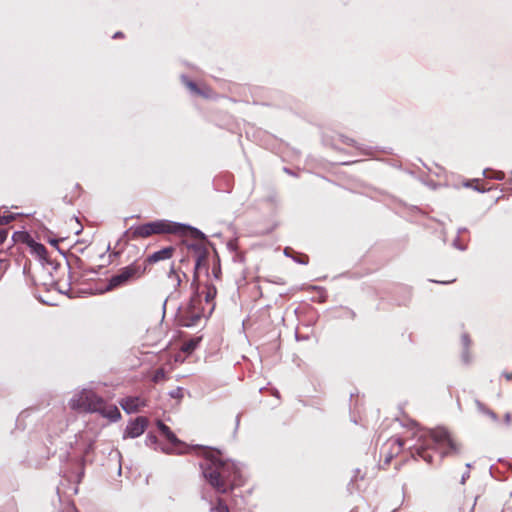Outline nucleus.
I'll list each match as a JSON object with an SVG mask.
<instances>
[{
  "label": "nucleus",
  "instance_id": "obj_1",
  "mask_svg": "<svg viewBox=\"0 0 512 512\" xmlns=\"http://www.w3.org/2000/svg\"><path fill=\"white\" fill-rule=\"evenodd\" d=\"M200 466L205 480L220 494L229 493L244 483L239 467L224 458L219 450L206 451Z\"/></svg>",
  "mask_w": 512,
  "mask_h": 512
},
{
  "label": "nucleus",
  "instance_id": "obj_2",
  "mask_svg": "<svg viewBox=\"0 0 512 512\" xmlns=\"http://www.w3.org/2000/svg\"><path fill=\"white\" fill-rule=\"evenodd\" d=\"M419 440L422 443L410 448L411 454L413 457L419 456L429 464L433 463L434 453L442 458L460 451V445L444 429H437L429 434L421 435Z\"/></svg>",
  "mask_w": 512,
  "mask_h": 512
},
{
  "label": "nucleus",
  "instance_id": "obj_3",
  "mask_svg": "<svg viewBox=\"0 0 512 512\" xmlns=\"http://www.w3.org/2000/svg\"><path fill=\"white\" fill-rule=\"evenodd\" d=\"M70 407L81 412L100 413L111 421H117L121 418V413L116 405L107 404L102 397L92 390L84 389L76 394L70 401Z\"/></svg>",
  "mask_w": 512,
  "mask_h": 512
},
{
  "label": "nucleus",
  "instance_id": "obj_4",
  "mask_svg": "<svg viewBox=\"0 0 512 512\" xmlns=\"http://www.w3.org/2000/svg\"><path fill=\"white\" fill-rule=\"evenodd\" d=\"M184 230V226L168 220H156L130 227L125 232L128 240L145 239L153 235L178 234Z\"/></svg>",
  "mask_w": 512,
  "mask_h": 512
},
{
  "label": "nucleus",
  "instance_id": "obj_5",
  "mask_svg": "<svg viewBox=\"0 0 512 512\" xmlns=\"http://www.w3.org/2000/svg\"><path fill=\"white\" fill-rule=\"evenodd\" d=\"M203 260L202 256H197L194 266V277L192 287L195 291L198 290V269ZM205 309L202 306V301L197 292L191 297L189 303L185 308L180 311V321L183 326L190 327L196 325L199 320L204 316Z\"/></svg>",
  "mask_w": 512,
  "mask_h": 512
},
{
  "label": "nucleus",
  "instance_id": "obj_6",
  "mask_svg": "<svg viewBox=\"0 0 512 512\" xmlns=\"http://www.w3.org/2000/svg\"><path fill=\"white\" fill-rule=\"evenodd\" d=\"M146 273L145 262L135 260L128 266H125L118 270L109 281L111 288L126 285L130 282L140 279Z\"/></svg>",
  "mask_w": 512,
  "mask_h": 512
},
{
  "label": "nucleus",
  "instance_id": "obj_7",
  "mask_svg": "<svg viewBox=\"0 0 512 512\" xmlns=\"http://www.w3.org/2000/svg\"><path fill=\"white\" fill-rule=\"evenodd\" d=\"M149 420L147 417L138 416L130 421L126 426L123 438H136L142 435L148 427Z\"/></svg>",
  "mask_w": 512,
  "mask_h": 512
},
{
  "label": "nucleus",
  "instance_id": "obj_8",
  "mask_svg": "<svg viewBox=\"0 0 512 512\" xmlns=\"http://www.w3.org/2000/svg\"><path fill=\"white\" fill-rule=\"evenodd\" d=\"M122 409L128 413H136L147 406V400L140 396H127L119 401Z\"/></svg>",
  "mask_w": 512,
  "mask_h": 512
},
{
  "label": "nucleus",
  "instance_id": "obj_9",
  "mask_svg": "<svg viewBox=\"0 0 512 512\" xmlns=\"http://www.w3.org/2000/svg\"><path fill=\"white\" fill-rule=\"evenodd\" d=\"M18 239L21 240L23 243L27 244L34 254H36L42 259L46 258L47 250L45 246L41 243L36 242L30 234L22 232L18 235Z\"/></svg>",
  "mask_w": 512,
  "mask_h": 512
},
{
  "label": "nucleus",
  "instance_id": "obj_10",
  "mask_svg": "<svg viewBox=\"0 0 512 512\" xmlns=\"http://www.w3.org/2000/svg\"><path fill=\"white\" fill-rule=\"evenodd\" d=\"M175 252V248L172 246L165 247L159 251H156L149 255L143 262H145V265L148 264H154L159 261L170 259Z\"/></svg>",
  "mask_w": 512,
  "mask_h": 512
},
{
  "label": "nucleus",
  "instance_id": "obj_11",
  "mask_svg": "<svg viewBox=\"0 0 512 512\" xmlns=\"http://www.w3.org/2000/svg\"><path fill=\"white\" fill-rule=\"evenodd\" d=\"M168 279L171 281L174 290H179L182 283L188 282L186 273L176 269L174 266H171L169 270Z\"/></svg>",
  "mask_w": 512,
  "mask_h": 512
},
{
  "label": "nucleus",
  "instance_id": "obj_12",
  "mask_svg": "<svg viewBox=\"0 0 512 512\" xmlns=\"http://www.w3.org/2000/svg\"><path fill=\"white\" fill-rule=\"evenodd\" d=\"M156 425H157L159 431L161 432V434L167 439V441H169L171 444H178V443H180V441L176 437V435L161 420H158Z\"/></svg>",
  "mask_w": 512,
  "mask_h": 512
},
{
  "label": "nucleus",
  "instance_id": "obj_13",
  "mask_svg": "<svg viewBox=\"0 0 512 512\" xmlns=\"http://www.w3.org/2000/svg\"><path fill=\"white\" fill-rule=\"evenodd\" d=\"M153 384H159L165 382L168 377L164 368H158L147 375Z\"/></svg>",
  "mask_w": 512,
  "mask_h": 512
},
{
  "label": "nucleus",
  "instance_id": "obj_14",
  "mask_svg": "<svg viewBox=\"0 0 512 512\" xmlns=\"http://www.w3.org/2000/svg\"><path fill=\"white\" fill-rule=\"evenodd\" d=\"M216 294H217L216 288L213 285H208L206 287V293H205V301H206V303L207 304L212 303V301L214 300Z\"/></svg>",
  "mask_w": 512,
  "mask_h": 512
},
{
  "label": "nucleus",
  "instance_id": "obj_15",
  "mask_svg": "<svg viewBox=\"0 0 512 512\" xmlns=\"http://www.w3.org/2000/svg\"><path fill=\"white\" fill-rule=\"evenodd\" d=\"M183 83L189 88L191 93L203 96V93L197 88V85L186 77H183Z\"/></svg>",
  "mask_w": 512,
  "mask_h": 512
},
{
  "label": "nucleus",
  "instance_id": "obj_16",
  "mask_svg": "<svg viewBox=\"0 0 512 512\" xmlns=\"http://www.w3.org/2000/svg\"><path fill=\"white\" fill-rule=\"evenodd\" d=\"M214 510L216 512H230L226 502L224 501L223 498L220 497L217 498L216 507L214 508Z\"/></svg>",
  "mask_w": 512,
  "mask_h": 512
},
{
  "label": "nucleus",
  "instance_id": "obj_17",
  "mask_svg": "<svg viewBox=\"0 0 512 512\" xmlns=\"http://www.w3.org/2000/svg\"><path fill=\"white\" fill-rule=\"evenodd\" d=\"M389 443L391 444V446H396V449H395L396 454L402 450V448L405 444L404 440L401 438L390 439Z\"/></svg>",
  "mask_w": 512,
  "mask_h": 512
},
{
  "label": "nucleus",
  "instance_id": "obj_18",
  "mask_svg": "<svg viewBox=\"0 0 512 512\" xmlns=\"http://www.w3.org/2000/svg\"><path fill=\"white\" fill-rule=\"evenodd\" d=\"M300 264L306 265L309 262V257L306 254H298L297 257L294 258Z\"/></svg>",
  "mask_w": 512,
  "mask_h": 512
},
{
  "label": "nucleus",
  "instance_id": "obj_19",
  "mask_svg": "<svg viewBox=\"0 0 512 512\" xmlns=\"http://www.w3.org/2000/svg\"><path fill=\"white\" fill-rule=\"evenodd\" d=\"M8 236V230L5 228L0 229V245L4 243Z\"/></svg>",
  "mask_w": 512,
  "mask_h": 512
},
{
  "label": "nucleus",
  "instance_id": "obj_20",
  "mask_svg": "<svg viewBox=\"0 0 512 512\" xmlns=\"http://www.w3.org/2000/svg\"><path fill=\"white\" fill-rule=\"evenodd\" d=\"M490 177L494 178L496 180H502V179H504V173L502 171H496V172H493V175H491Z\"/></svg>",
  "mask_w": 512,
  "mask_h": 512
},
{
  "label": "nucleus",
  "instance_id": "obj_21",
  "mask_svg": "<svg viewBox=\"0 0 512 512\" xmlns=\"http://www.w3.org/2000/svg\"><path fill=\"white\" fill-rule=\"evenodd\" d=\"M505 423L510 425L512 422V414L510 412L506 413L504 416Z\"/></svg>",
  "mask_w": 512,
  "mask_h": 512
},
{
  "label": "nucleus",
  "instance_id": "obj_22",
  "mask_svg": "<svg viewBox=\"0 0 512 512\" xmlns=\"http://www.w3.org/2000/svg\"><path fill=\"white\" fill-rule=\"evenodd\" d=\"M462 341L464 343L465 346H468L470 344V338L468 335H463L462 336Z\"/></svg>",
  "mask_w": 512,
  "mask_h": 512
},
{
  "label": "nucleus",
  "instance_id": "obj_23",
  "mask_svg": "<svg viewBox=\"0 0 512 512\" xmlns=\"http://www.w3.org/2000/svg\"><path fill=\"white\" fill-rule=\"evenodd\" d=\"M7 268V265L4 263V260L0 259V273L5 271Z\"/></svg>",
  "mask_w": 512,
  "mask_h": 512
},
{
  "label": "nucleus",
  "instance_id": "obj_24",
  "mask_svg": "<svg viewBox=\"0 0 512 512\" xmlns=\"http://www.w3.org/2000/svg\"><path fill=\"white\" fill-rule=\"evenodd\" d=\"M194 348L193 343L185 344L184 351H191Z\"/></svg>",
  "mask_w": 512,
  "mask_h": 512
},
{
  "label": "nucleus",
  "instance_id": "obj_25",
  "mask_svg": "<svg viewBox=\"0 0 512 512\" xmlns=\"http://www.w3.org/2000/svg\"><path fill=\"white\" fill-rule=\"evenodd\" d=\"M503 375L507 381L512 380V373H504Z\"/></svg>",
  "mask_w": 512,
  "mask_h": 512
},
{
  "label": "nucleus",
  "instance_id": "obj_26",
  "mask_svg": "<svg viewBox=\"0 0 512 512\" xmlns=\"http://www.w3.org/2000/svg\"><path fill=\"white\" fill-rule=\"evenodd\" d=\"M488 415H489L491 418H493L494 420H497V415H496V413H495V412H493V411H489V412H488Z\"/></svg>",
  "mask_w": 512,
  "mask_h": 512
},
{
  "label": "nucleus",
  "instance_id": "obj_27",
  "mask_svg": "<svg viewBox=\"0 0 512 512\" xmlns=\"http://www.w3.org/2000/svg\"><path fill=\"white\" fill-rule=\"evenodd\" d=\"M121 37H123L122 32H116V33L113 35V38H114V39L121 38Z\"/></svg>",
  "mask_w": 512,
  "mask_h": 512
},
{
  "label": "nucleus",
  "instance_id": "obj_28",
  "mask_svg": "<svg viewBox=\"0 0 512 512\" xmlns=\"http://www.w3.org/2000/svg\"><path fill=\"white\" fill-rule=\"evenodd\" d=\"M148 438H151L153 441L156 440V436L148 435Z\"/></svg>",
  "mask_w": 512,
  "mask_h": 512
},
{
  "label": "nucleus",
  "instance_id": "obj_29",
  "mask_svg": "<svg viewBox=\"0 0 512 512\" xmlns=\"http://www.w3.org/2000/svg\"><path fill=\"white\" fill-rule=\"evenodd\" d=\"M50 242H51V244L56 245L58 243V240H52Z\"/></svg>",
  "mask_w": 512,
  "mask_h": 512
},
{
  "label": "nucleus",
  "instance_id": "obj_30",
  "mask_svg": "<svg viewBox=\"0 0 512 512\" xmlns=\"http://www.w3.org/2000/svg\"><path fill=\"white\" fill-rule=\"evenodd\" d=\"M476 190H479V191H484V188H479V187H476Z\"/></svg>",
  "mask_w": 512,
  "mask_h": 512
},
{
  "label": "nucleus",
  "instance_id": "obj_31",
  "mask_svg": "<svg viewBox=\"0 0 512 512\" xmlns=\"http://www.w3.org/2000/svg\"><path fill=\"white\" fill-rule=\"evenodd\" d=\"M2 223V219L0 218V224Z\"/></svg>",
  "mask_w": 512,
  "mask_h": 512
}]
</instances>
